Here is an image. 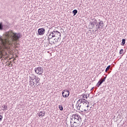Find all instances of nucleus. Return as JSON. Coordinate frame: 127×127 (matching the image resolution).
<instances>
[{"instance_id": "obj_1", "label": "nucleus", "mask_w": 127, "mask_h": 127, "mask_svg": "<svg viewBox=\"0 0 127 127\" xmlns=\"http://www.w3.org/2000/svg\"><path fill=\"white\" fill-rule=\"evenodd\" d=\"M20 36V33L13 32L12 30L6 32L4 38L0 35V50L2 49V47L6 48V46L10 45L12 41L19 40Z\"/></svg>"}, {"instance_id": "obj_2", "label": "nucleus", "mask_w": 127, "mask_h": 127, "mask_svg": "<svg viewBox=\"0 0 127 127\" xmlns=\"http://www.w3.org/2000/svg\"><path fill=\"white\" fill-rule=\"evenodd\" d=\"M73 119H74L75 122H74L73 125H71V127H77V126H75L74 125H75V124H77V123H81V122H82V118H81V116L78 115V114L72 115V118L70 119V124H72Z\"/></svg>"}, {"instance_id": "obj_3", "label": "nucleus", "mask_w": 127, "mask_h": 127, "mask_svg": "<svg viewBox=\"0 0 127 127\" xmlns=\"http://www.w3.org/2000/svg\"><path fill=\"white\" fill-rule=\"evenodd\" d=\"M90 104L85 99V101H83L81 105H80L78 110H80V112L83 113V112H87L88 111V108H89Z\"/></svg>"}, {"instance_id": "obj_4", "label": "nucleus", "mask_w": 127, "mask_h": 127, "mask_svg": "<svg viewBox=\"0 0 127 127\" xmlns=\"http://www.w3.org/2000/svg\"><path fill=\"white\" fill-rule=\"evenodd\" d=\"M34 71L36 74H38V75H42L44 70L42 67L38 66V67L35 68Z\"/></svg>"}, {"instance_id": "obj_5", "label": "nucleus", "mask_w": 127, "mask_h": 127, "mask_svg": "<svg viewBox=\"0 0 127 127\" xmlns=\"http://www.w3.org/2000/svg\"><path fill=\"white\" fill-rule=\"evenodd\" d=\"M54 37H56V38H58V39H60V40L61 39V33L60 32H59L58 31H54Z\"/></svg>"}, {"instance_id": "obj_6", "label": "nucleus", "mask_w": 127, "mask_h": 127, "mask_svg": "<svg viewBox=\"0 0 127 127\" xmlns=\"http://www.w3.org/2000/svg\"><path fill=\"white\" fill-rule=\"evenodd\" d=\"M85 101V99H80L77 101L75 105V107H76V109L78 110L79 108H80V106L82 105L83 102Z\"/></svg>"}, {"instance_id": "obj_7", "label": "nucleus", "mask_w": 127, "mask_h": 127, "mask_svg": "<svg viewBox=\"0 0 127 127\" xmlns=\"http://www.w3.org/2000/svg\"><path fill=\"white\" fill-rule=\"evenodd\" d=\"M62 95L64 98H68V96L70 95V91L67 89H64L62 92Z\"/></svg>"}, {"instance_id": "obj_8", "label": "nucleus", "mask_w": 127, "mask_h": 127, "mask_svg": "<svg viewBox=\"0 0 127 127\" xmlns=\"http://www.w3.org/2000/svg\"><path fill=\"white\" fill-rule=\"evenodd\" d=\"M39 81H40V78L38 77V76H35L34 80L33 81L34 82L35 85L36 86H39L40 85V83L39 82Z\"/></svg>"}, {"instance_id": "obj_9", "label": "nucleus", "mask_w": 127, "mask_h": 127, "mask_svg": "<svg viewBox=\"0 0 127 127\" xmlns=\"http://www.w3.org/2000/svg\"><path fill=\"white\" fill-rule=\"evenodd\" d=\"M39 35H44L45 34V29L44 28H39L38 30Z\"/></svg>"}, {"instance_id": "obj_10", "label": "nucleus", "mask_w": 127, "mask_h": 127, "mask_svg": "<svg viewBox=\"0 0 127 127\" xmlns=\"http://www.w3.org/2000/svg\"><path fill=\"white\" fill-rule=\"evenodd\" d=\"M107 78V76H106L105 77H104V78H103L102 80L101 79L100 80H99L98 81V82L96 84V86L98 87H99L101 85H102V84H103V83H104V82H105V81L106 80V78Z\"/></svg>"}, {"instance_id": "obj_11", "label": "nucleus", "mask_w": 127, "mask_h": 127, "mask_svg": "<svg viewBox=\"0 0 127 127\" xmlns=\"http://www.w3.org/2000/svg\"><path fill=\"white\" fill-rule=\"evenodd\" d=\"M48 35V41H50V39H52V38H53V37H54V34L53 33V32H51L49 33H48V34L47 35Z\"/></svg>"}, {"instance_id": "obj_12", "label": "nucleus", "mask_w": 127, "mask_h": 127, "mask_svg": "<svg viewBox=\"0 0 127 127\" xmlns=\"http://www.w3.org/2000/svg\"><path fill=\"white\" fill-rule=\"evenodd\" d=\"M45 116V111H41L40 113H39V118H42Z\"/></svg>"}, {"instance_id": "obj_13", "label": "nucleus", "mask_w": 127, "mask_h": 127, "mask_svg": "<svg viewBox=\"0 0 127 127\" xmlns=\"http://www.w3.org/2000/svg\"><path fill=\"white\" fill-rule=\"evenodd\" d=\"M98 24L101 29H103V26H104V22L103 21H100L99 22H98Z\"/></svg>"}, {"instance_id": "obj_14", "label": "nucleus", "mask_w": 127, "mask_h": 127, "mask_svg": "<svg viewBox=\"0 0 127 127\" xmlns=\"http://www.w3.org/2000/svg\"><path fill=\"white\" fill-rule=\"evenodd\" d=\"M29 85L31 86V87H35V86H36V84L34 83V82L31 80L29 81Z\"/></svg>"}, {"instance_id": "obj_15", "label": "nucleus", "mask_w": 127, "mask_h": 127, "mask_svg": "<svg viewBox=\"0 0 127 127\" xmlns=\"http://www.w3.org/2000/svg\"><path fill=\"white\" fill-rule=\"evenodd\" d=\"M36 77V76L34 75V74H32L31 76H29V80L30 81H34V78Z\"/></svg>"}, {"instance_id": "obj_16", "label": "nucleus", "mask_w": 127, "mask_h": 127, "mask_svg": "<svg viewBox=\"0 0 127 127\" xmlns=\"http://www.w3.org/2000/svg\"><path fill=\"white\" fill-rule=\"evenodd\" d=\"M96 27V29L97 30H95V31H97V30H98V29H101V27H100V25H99V22H98L97 24H95Z\"/></svg>"}, {"instance_id": "obj_17", "label": "nucleus", "mask_w": 127, "mask_h": 127, "mask_svg": "<svg viewBox=\"0 0 127 127\" xmlns=\"http://www.w3.org/2000/svg\"><path fill=\"white\" fill-rule=\"evenodd\" d=\"M72 13H73V15H76L78 13V10L77 9H74L72 11Z\"/></svg>"}, {"instance_id": "obj_18", "label": "nucleus", "mask_w": 127, "mask_h": 127, "mask_svg": "<svg viewBox=\"0 0 127 127\" xmlns=\"http://www.w3.org/2000/svg\"><path fill=\"white\" fill-rule=\"evenodd\" d=\"M125 44H126V39H123L121 45H122V46H124Z\"/></svg>"}, {"instance_id": "obj_19", "label": "nucleus", "mask_w": 127, "mask_h": 127, "mask_svg": "<svg viewBox=\"0 0 127 127\" xmlns=\"http://www.w3.org/2000/svg\"><path fill=\"white\" fill-rule=\"evenodd\" d=\"M3 29V25H2V22L0 23V30H2Z\"/></svg>"}, {"instance_id": "obj_20", "label": "nucleus", "mask_w": 127, "mask_h": 127, "mask_svg": "<svg viewBox=\"0 0 127 127\" xmlns=\"http://www.w3.org/2000/svg\"><path fill=\"white\" fill-rule=\"evenodd\" d=\"M2 107L3 108V111H6V110H7V106L6 105H3Z\"/></svg>"}, {"instance_id": "obj_21", "label": "nucleus", "mask_w": 127, "mask_h": 127, "mask_svg": "<svg viewBox=\"0 0 127 127\" xmlns=\"http://www.w3.org/2000/svg\"><path fill=\"white\" fill-rule=\"evenodd\" d=\"M110 68H111V65H109L105 69V72H108V71H109V70L110 69Z\"/></svg>"}, {"instance_id": "obj_22", "label": "nucleus", "mask_w": 127, "mask_h": 127, "mask_svg": "<svg viewBox=\"0 0 127 127\" xmlns=\"http://www.w3.org/2000/svg\"><path fill=\"white\" fill-rule=\"evenodd\" d=\"M59 109L61 111H63V106L61 105H59Z\"/></svg>"}, {"instance_id": "obj_23", "label": "nucleus", "mask_w": 127, "mask_h": 127, "mask_svg": "<svg viewBox=\"0 0 127 127\" xmlns=\"http://www.w3.org/2000/svg\"><path fill=\"white\" fill-rule=\"evenodd\" d=\"M90 24L92 25V27H95V24L94 23V22H90Z\"/></svg>"}, {"instance_id": "obj_24", "label": "nucleus", "mask_w": 127, "mask_h": 127, "mask_svg": "<svg viewBox=\"0 0 127 127\" xmlns=\"http://www.w3.org/2000/svg\"><path fill=\"white\" fill-rule=\"evenodd\" d=\"M123 53H124V49H122L119 52V54L120 55L123 54Z\"/></svg>"}, {"instance_id": "obj_25", "label": "nucleus", "mask_w": 127, "mask_h": 127, "mask_svg": "<svg viewBox=\"0 0 127 127\" xmlns=\"http://www.w3.org/2000/svg\"><path fill=\"white\" fill-rule=\"evenodd\" d=\"M49 43L50 44H55V42H53V41H49Z\"/></svg>"}, {"instance_id": "obj_26", "label": "nucleus", "mask_w": 127, "mask_h": 127, "mask_svg": "<svg viewBox=\"0 0 127 127\" xmlns=\"http://www.w3.org/2000/svg\"><path fill=\"white\" fill-rule=\"evenodd\" d=\"M92 22H94V24H97V23H98L97 20L96 19H94V21Z\"/></svg>"}, {"instance_id": "obj_27", "label": "nucleus", "mask_w": 127, "mask_h": 127, "mask_svg": "<svg viewBox=\"0 0 127 127\" xmlns=\"http://www.w3.org/2000/svg\"><path fill=\"white\" fill-rule=\"evenodd\" d=\"M54 40H55V43H56V42H58V40H60V39H58V38L57 39L56 38L54 39Z\"/></svg>"}, {"instance_id": "obj_28", "label": "nucleus", "mask_w": 127, "mask_h": 127, "mask_svg": "<svg viewBox=\"0 0 127 127\" xmlns=\"http://www.w3.org/2000/svg\"><path fill=\"white\" fill-rule=\"evenodd\" d=\"M10 63H11V62H10V63L8 64V65L9 67H12V64H11Z\"/></svg>"}, {"instance_id": "obj_29", "label": "nucleus", "mask_w": 127, "mask_h": 127, "mask_svg": "<svg viewBox=\"0 0 127 127\" xmlns=\"http://www.w3.org/2000/svg\"><path fill=\"white\" fill-rule=\"evenodd\" d=\"M83 98H84V99H87V95L84 94V95H83Z\"/></svg>"}, {"instance_id": "obj_30", "label": "nucleus", "mask_w": 127, "mask_h": 127, "mask_svg": "<svg viewBox=\"0 0 127 127\" xmlns=\"http://www.w3.org/2000/svg\"><path fill=\"white\" fill-rule=\"evenodd\" d=\"M0 53L1 54V56L0 57V59H1L2 58V56H4V55L2 54V52H0Z\"/></svg>"}, {"instance_id": "obj_31", "label": "nucleus", "mask_w": 127, "mask_h": 127, "mask_svg": "<svg viewBox=\"0 0 127 127\" xmlns=\"http://www.w3.org/2000/svg\"><path fill=\"white\" fill-rule=\"evenodd\" d=\"M0 122H1V121H2V116L1 115H0Z\"/></svg>"}, {"instance_id": "obj_32", "label": "nucleus", "mask_w": 127, "mask_h": 127, "mask_svg": "<svg viewBox=\"0 0 127 127\" xmlns=\"http://www.w3.org/2000/svg\"><path fill=\"white\" fill-rule=\"evenodd\" d=\"M6 59H7L6 57H5L4 59V60H6Z\"/></svg>"}, {"instance_id": "obj_33", "label": "nucleus", "mask_w": 127, "mask_h": 127, "mask_svg": "<svg viewBox=\"0 0 127 127\" xmlns=\"http://www.w3.org/2000/svg\"><path fill=\"white\" fill-rule=\"evenodd\" d=\"M93 89H94V87H92V88L91 89L90 91H92V90H93Z\"/></svg>"}, {"instance_id": "obj_34", "label": "nucleus", "mask_w": 127, "mask_h": 127, "mask_svg": "<svg viewBox=\"0 0 127 127\" xmlns=\"http://www.w3.org/2000/svg\"><path fill=\"white\" fill-rule=\"evenodd\" d=\"M98 21L100 22L101 21V20L100 19H99Z\"/></svg>"}, {"instance_id": "obj_35", "label": "nucleus", "mask_w": 127, "mask_h": 127, "mask_svg": "<svg viewBox=\"0 0 127 127\" xmlns=\"http://www.w3.org/2000/svg\"><path fill=\"white\" fill-rule=\"evenodd\" d=\"M16 57H18V56H17V55H16Z\"/></svg>"}, {"instance_id": "obj_36", "label": "nucleus", "mask_w": 127, "mask_h": 127, "mask_svg": "<svg viewBox=\"0 0 127 127\" xmlns=\"http://www.w3.org/2000/svg\"><path fill=\"white\" fill-rule=\"evenodd\" d=\"M14 60H15V59H14Z\"/></svg>"}]
</instances>
